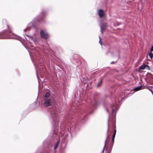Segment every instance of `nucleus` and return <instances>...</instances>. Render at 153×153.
I'll return each mask as SVG.
<instances>
[{
  "label": "nucleus",
  "mask_w": 153,
  "mask_h": 153,
  "mask_svg": "<svg viewBox=\"0 0 153 153\" xmlns=\"http://www.w3.org/2000/svg\"><path fill=\"white\" fill-rule=\"evenodd\" d=\"M150 51L151 52H152L153 51V45L152 46Z\"/></svg>",
  "instance_id": "obj_16"
},
{
  "label": "nucleus",
  "mask_w": 153,
  "mask_h": 153,
  "mask_svg": "<svg viewBox=\"0 0 153 153\" xmlns=\"http://www.w3.org/2000/svg\"><path fill=\"white\" fill-rule=\"evenodd\" d=\"M50 95V94L49 93H46L44 96V100L48 99L49 98Z\"/></svg>",
  "instance_id": "obj_9"
},
{
  "label": "nucleus",
  "mask_w": 153,
  "mask_h": 153,
  "mask_svg": "<svg viewBox=\"0 0 153 153\" xmlns=\"http://www.w3.org/2000/svg\"><path fill=\"white\" fill-rule=\"evenodd\" d=\"M98 15L100 18L103 17L104 16V13L103 10L102 9H100L98 12Z\"/></svg>",
  "instance_id": "obj_5"
},
{
  "label": "nucleus",
  "mask_w": 153,
  "mask_h": 153,
  "mask_svg": "<svg viewBox=\"0 0 153 153\" xmlns=\"http://www.w3.org/2000/svg\"><path fill=\"white\" fill-rule=\"evenodd\" d=\"M116 134H113L112 136V138L114 139Z\"/></svg>",
  "instance_id": "obj_18"
},
{
  "label": "nucleus",
  "mask_w": 153,
  "mask_h": 153,
  "mask_svg": "<svg viewBox=\"0 0 153 153\" xmlns=\"http://www.w3.org/2000/svg\"><path fill=\"white\" fill-rule=\"evenodd\" d=\"M107 138L106 140V141L105 143L104 146L102 150V152H103L105 148V153H111L112 149V145H111V144L110 146H108L107 145Z\"/></svg>",
  "instance_id": "obj_2"
},
{
  "label": "nucleus",
  "mask_w": 153,
  "mask_h": 153,
  "mask_svg": "<svg viewBox=\"0 0 153 153\" xmlns=\"http://www.w3.org/2000/svg\"><path fill=\"white\" fill-rule=\"evenodd\" d=\"M58 146V143H57L56 145L54 147V149H56L57 148V147Z\"/></svg>",
  "instance_id": "obj_19"
},
{
  "label": "nucleus",
  "mask_w": 153,
  "mask_h": 153,
  "mask_svg": "<svg viewBox=\"0 0 153 153\" xmlns=\"http://www.w3.org/2000/svg\"><path fill=\"white\" fill-rule=\"evenodd\" d=\"M108 136L107 137V138H107V139H108ZM107 143H108V141H107Z\"/></svg>",
  "instance_id": "obj_23"
},
{
  "label": "nucleus",
  "mask_w": 153,
  "mask_h": 153,
  "mask_svg": "<svg viewBox=\"0 0 153 153\" xmlns=\"http://www.w3.org/2000/svg\"><path fill=\"white\" fill-rule=\"evenodd\" d=\"M102 83V79H101L100 81L97 84V86H100Z\"/></svg>",
  "instance_id": "obj_15"
},
{
  "label": "nucleus",
  "mask_w": 153,
  "mask_h": 153,
  "mask_svg": "<svg viewBox=\"0 0 153 153\" xmlns=\"http://www.w3.org/2000/svg\"><path fill=\"white\" fill-rule=\"evenodd\" d=\"M52 113L53 114H55V116H56V108L54 107L53 109V111H52Z\"/></svg>",
  "instance_id": "obj_11"
},
{
  "label": "nucleus",
  "mask_w": 153,
  "mask_h": 153,
  "mask_svg": "<svg viewBox=\"0 0 153 153\" xmlns=\"http://www.w3.org/2000/svg\"><path fill=\"white\" fill-rule=\"evenodd\" d=\"M142 87V86H140L139 87L136 88L134 89V90L135 91H139L141 89Z\"/></svg>",
  "instance_id": "obj_12"
},
{
  "label": "nucleus",
  "mask_w": 153,
  "mask_h": 153,
  "mask_svg": "<svg viewBox=\"0 0 153 153\" xmlns=\"http://www.w3.org/2000/svg\"><path fill=\"white\" fill-rule=\"evenodd\" d=\"M53 100L52 98H50L48 99L45 100L44 104L45 107H47L49 106L52 105L53 103Z\"/></svg>",
  "instance_id": "obj_3"
},
{
  "label": "nucleus",
  "mask_w": 153,
  "mask_h": 153,
  "mask_svg": "<svg viewBox=\"0 0 153 153\" xmlns=\"http://www.w3.org/2000/svg\"><path fill=\"white\" fill-rule=\"evenodd\" d=\"M107 27V24L106 23H104L102 24L101 27V29L102 32Z\"/></svg>",
  "instance_id": "obj_8"
},
{
  "label": "nucleus",
  "mask_w": 153,
  "mask_h": 153,
  "mask_svg": "<svg viewBox=\"0 0 153 153\" xmlns=\"http://www.w3.org/2000/svg\"><path fill=\"white\" fill-rule=\"evenodd\" d=\"M40 35L42 38L47 39L49 37L48 34L44 31L41 30L40 32Z\"/></svg>",
  "instance_id": "obj_4"
},
{
  "label": "nucleus",
  "mask_w": 153,
  "mask_h": 153,
  "mask_svg": "<svg viewBox=\"0 0 153 153\" xmlns=\"http://www.w3.org/2000/svg\"><path fill=\"white\" fill-rule=\"evenodd\" d=\"M100 44L101 45L102 44L101 43V39L100 38Z\"/></svg>",
  "instance_id": "obj_22"
},
{
  "label": "nucleus",
  "mask_w": 153,
  "mask_h": 153,
  "mask_svg": "<svg viewBox=\"0 0 153 153\" xmlns=\"http://www.w3.org/2000/svg\"><path fill=\"white\" fill-rule=\"evenodd\" d=\"M147 67L148 69L149 68V67L148 65L145 64L143 65L140 67L138 71L140 72L141 70H144Z\"/></svg>",
  "instance_id": "obj_6"
},
{
  "label": "nucleus",
  "mask_w": 153,
  "mask_h": 153,
  "mask_svg": "<svg viewBox=\"0 0 153 153\" xmlns=\"http://www.w3.org/2000/svg\"><path fill=\"white\" fill-rule=\"evenodd\" d=\"M46 13L45 11H42L41 13V20H42L44 18V17L46 15Z\"/></svg>",
  "instance_id": "obj_10"
},
{
  "label": "nucleus",
  "mask_w": 153,
  "mask_h": 153,
  "mask_svg": "<svg viewBox=\"0 0 153 153\" xmlns=\"http://www.w3.org/2000/svg\"><path fill=\"white\" fill-rule=\"evenodd\" d=\"M114 63H115V62H114V61H112V62H111V64H114Z\"/></svg>",
  "instance_id": "obj_21"
},
{
  "label": "nucleus",
  "mask_w": 153,
  "mask_h": 153,
  "mask_svg": "<svg viewBox=\"0 0 153 153\" xmlns=\"http://www.w3.org/2000/svg\"><path fill=\"white\" fill-rule=\"evenodd\" d=\"M149 55L151 59H152L153 57V53H152L150 52L149 53Z\"/></svg>",
  "instance_id": "obj_13"
},
{
  "label": "nucleus",
  "mask_w": 153,
  "mask_h": 153,
  "mask_svg": "<svg viewBox=\"0 0 153 153\" xmlns=\"http://www.w3.org/2000/svg\"><path fill=\"white\" fill-rule=\"evenodd\" d=\"M114 139L112 138V144L111 145H112V146H113V143H114Z\"/></svg>",
  "instance_id": "obj_17"
},
{
  "label": "nucleus",
  "mask_w": 153,
  "mask_h": 153,
  "mask_svg": "<svg viewBox=\"0 0 153 153\" xmlns=\"http://www.w3.org/2000/svg\"><path fill=\"white\" fill-rule=\"evenodd\" d=\"M116 130L115 129H115H114V134H116Z\"/></svg>",
  "instance_id": "obj_20"
},
{
  "label": "nucleus",
  "mask_w": 153,
  "mask_h": 153,
  "mask_svg": "<svg viewBox=\"0 0 153 153\" xmlns=\"http://www.w3.org/2000/svg\"><path fill=\"white\" fill-rule=\"evenodd\" d=\"M7 26L8 28L7 30H4L2 32L0 33V39L8 38L9 36L12 34V31L10 27L8 24L7 25Z\"/></svg>",
  "instance_id": "obj_1"
},
{
  "label": "nucleus",
  "mask_w": 153,
  "mask_h": 153,
  "mask_svg": "<svg viewBox=\"0 0 153 153\" xmlns=\"http://www.w3.org/2000/svg\"><path fill=\"white\" fill-rule=\"evenodd\" d=\"M76 112L75 108L74 106H73L72 108H71V109L70 110V111L68 112V114L70 115H72L74 114Z\"/></svg>",
  "instance_id": "obj_7"
},
{
  "label": "nucleus",
  "mask_w": 153,
  "mask_h": 153,
  "mask_svg": "<svg viewBox=\"0 0 153 153\" xmlns=\"http://www.w3.org/2000/svg\"><path fill=\"white\" fill-rule=\"evenodd\" d=\"M109 120H108V129H107V134L109 133Z\"/></svg>",
  "instance_id": "obj_14"
}]
</instances>
